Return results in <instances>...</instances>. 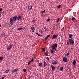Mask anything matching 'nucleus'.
<instances>
[{
	"label": "nucleus",
	"mask_w": 79,
	"mask_h": 79,
	"mask_svg": "<svg viewBox=\"0 0 79 79\" xmlns=\"http://www.w3.org/2000/svg\"><path fill=\"white\" fill-rule=\"evenodd\" d=\"M75 19V18L74 17H72V20L73 21H74Z\"/></svg>",
	"instance_id": "nucleus-30"
},
{
	"label": "nucleus",
	"mask_w": 79,
	"mask_h": 79,
	"mask_svg": "<svg viewBox=\"0 0 79 79\" xmlns=\"http://www.w3.org/2000/svg\"><path fill=\"white\" fill-rule=\"evenodd\" d=\"M32 22H33V23H35V20H32Z\"/></svg>",
	"instance_id": "nucleus-42"
},
{
	"label": "nucleus",
	"mask_w": 79,
	"mask_h": 79,
	"mask_svg": "<svg viewBox=\"0 0 79 79\" xmlns=\"http://www.w3.org/2000/svg\"><path fill=\"white\" fill-rule=\"evenodd\" d=\"M42 35H40L39 36V37H42Z\"/></svg>",
	"instance_id": "nucleus-39"
},
{
	"label": "nucleus",
	"mask_w": 79,
	"mask_h": 79,
	"mask_svg": "<svg viewBox=\"0 0 79 79\" xmlns=\"http://www.w3.org/2000/svg\"><path fill=\"white\" fill-rule=\"evenodd\" d=\"M58 34L54 35L53 36L52 40H53V39H56V38H57L58 37Z\"/></svg>",
	"instance_id": "nucleus-4"
},
{
	"label": "nucleus",
	"mask_w": 79,
	"mask_h": 79,
	"mask_svg": "<svg viewBox=\"0 0 79 79\" xmlns=\"http://www.w3.org/2000/svg\"><path fill=\"white\" fill-rule=\"evenodd\" d=\"M47 60H48H48H49V58H48V57H47Z\"/></svg>",
	"instance_id": "nucleus-41"
},
{
	"label": "nucleus",
	"mask_w": 79,
	"mask_h": 79,
	"mask_svg": "<svg viewBox=\"0 0 79 79\" xmlns=\"http://www.w3.org/2000/svg\"><path fill=\"white\" fill-rule=\"evenodd\" d=\"M5 78V77H2V79H4Z\"/></svg>",
	"instance_id": "nucleus-44"
},
{
	"label": "nucleus",
	"mask_w": 79,
	"mask_h": 79,
	"mask_svg": "<svg viewBox=\"0 0 79 79\" xmlns=\"http://www.w3.org/2000/svg\"><path fill=\"white\" fill-rule=\"evenodd\" d=\"M43 63H44V66H47V64H46V62L45 61H44Z\"/></svg>",
	"instance_id": "nucleus-14"
},
{
	"label": "nucleus",
	"mask_w": 79,
	"mask_h": 79,
	"mask_svg": "<svg viewBox=\"0 0 79 79\" xmlns=\"http://www.w3.org/2000/svg\"><path fill=\"white\" fill-rule=\"evenodd\" d=\"M2 11V8H0V12Z\"/></svg>",
	"instance_id": "nucleus-37"
},
{
	"label": "nucleus",
	"mask_w": 79,
	"mask_h": 79,
	"mask_svg": "<svg viewBox=\"0 0 79 79\" xmlns=\"http://www.w3.org/2000/svg\"><path fill=\"white\" fill-rule=\"evenodd\" d=\"M12 47V45L10 44V46H9L8 48H7V50H10L11 48V47Z\"/></svg>",
	"instance_id": "nucleus-7"
},
{
	"label": "nucleus",
	"mask_w": 79,
	"mask_h": 79,
	"mask_svg": "<svg viewBox=\"0 0 79 79\" xmlns=\"http://www.w3.org/2000/svg\"><path fill=\"white\" fill-rule=\"evenodd\" d=\"M53 64H56V61H55L54 62H53Z\"/></svg>",
	"instance_id": "nucleus-36"
},
{
	"label": "nucleus",
	"mask_w": 79,
	"mask_h": 79,
	"mask_svg": "<svg viewBox=\"0 0 79 79\" xmlns=\"http://www.w3.org/2000/svg\"><path fill=\"white\" fill-rule=\"evenodd\" d=\"M67 45H69V42H67Z\"/></svg>",
	"instance_id": "nucleus-40"
},
{
	"label": "nucleus",
	"mask_w": 79,
	"mask_h": 79,
	"mask_svg": "<svg viewBox=\"0 0 79 79\" xmlns=\"http://www.w3.org/2000/svg\"><path fill=\"white\" fill-rule=\"evenodd\" d=\"M18 20H19V19H21V16L20 15L18 16Z\"/></svg>",
	"instance_id": "nucleus-17"
},
{
	"label": "nucleus",
	"mask_w": 79,
	"mask_h": 79,
	"mask_svg": "<svg viewBox=\"0 0 79 79\" xmlns=\"http://www.w3.org/2000/svg\"><path fill=\"white\" fill-rule=\"evenodd\" d=\"M13 18H11L10 19V23L11 25H12L13 24Z\"/></svg>",
	"instance_id": "nucleus-6"
},
{
	"label": "nucleus",
	"mask_w": 79,
	"mask_h": 79,
	"mask_svg": "<svg viewBox=\"0 0 79 79\" xmlns=\"http://www.w3.org/2000/svg\"><path fill=\"white\" fill-rule=\"evenodd\" d=\"M42 51L43 52H45V48H42Z\"/></svg>",
	"instance_id": "nucleus-23"
},
{
	"label": "nucleus",
	"mask_w": 79,
	"mask_h": 79,
	"mask_svg": "<svg viewBox=\"0 0 79 79\" xmlns=\"http://www.w3.org/2000/svg\"><path fill=\"white\" fill-rule=\"evenodd\" d=\"M18 71V69H15L14 70L12 71V73H16Z\"/></svg>",
	"instance_id": "nucleus-10"
},
{
	"label": "nucleus",
	"mask_w": 79,
	"mask_h": 79,
	"mask_svg": "<svg viewBox=\"0 0 79 79\" xmlns=\"http://www.w3.org/2000/svg\"><path fill=\"white\" fill-rule=\"evenodd\" d=\"M51 53H53V52H54V51H53V50H51Z\"/></svg>",
	"instance_id": "nucleus-28"
},
{
	"label": "nucleus",
	"mask_w": 79,
	"mask_h": 79,
	"mask_svg": "<svg viewBox=\"0 0 79 79\" xmlns=\"http://www.w3.org/2000/svg\"><path fill=\"white\" fill-rule=\"evenodd\" d=\"M9 72V70L7 69L5 71V73H8Z\"/></svg>",
	"instance_id": "nucleus-20"
},
{
	"label": "nucleus",
	"mask_w": 79,
	"mask_h": 79,
	"mask_svg": "<svg viewBox=\"0 0 79 79\" xmlns=\"http://www.w3.org/2000/svg\"><path fill=\"white\" fill-rule=\"evenodd\" d=\"M44 13H45V10H44V11H41V13H42V14H44Z\"/></svg>",
	"instance_id": "nucleus-21"
},
{
	"label": "nucleus",
	"mask_w": 79,
	"mask_h": 79,
	"mask_svg": "<svg viewBox=\"0 0 79 79\" xmlns=\"http://www.w3.org/2000/svg\"><path fill=\"white\" fill-rule=\"evenodd\" d=\"M32 8V6H29L28 7V9H29V10H31Z\"/></svg>",
	"instance_id": "nucleus-15"
},
{
	"label": "nucleus",
	"mask_w": 79,
	"mask_h": 79,
	"mask_svg": "<svg viewBox=\"0 0 79 79\" xmlns=\"http://www.w3.org/2000/svg\"><path fill=\"white\" fill-rule=\"evenodd\" d=\"M76 60H74L73 61V66H75V65H76Z\"/></svg>",
	"instance_id": "nucleus-12"
},
{
	"label": "nucleus",
	"mask_w": 79,
	"mask_h": 79,
	"mask_svg": "<svg viewBox=\"0 0 79 79\" xmlns=\"http://www.w3.org/2000/svg\"><path fill=\"white\" fill-rule=\"evenodd\" d=\"M54 29H55V27H54Z\"/></svg>",
	"instance_id": "nucleus-48"
},
{
	"label": "nucleus",
	"mask_w": 79,
	"mask_h": 79,
	"mask_svg": "<svg viewBox=\"0 0 79 79\" xmlns=\"http://www.w3.org/2000/svg\"><path fill=\"white\" fill-rule=\"evenodd\" d=\"M39 66H40V67H41V66H42V63H41V62H40L39 63Z\"/></svg>",
	"instance_id": "nucleus-16"
},
{
	"label": "nucleus",
	"mask_w": 79,
	"mask_h": 79,
	"mask_svg": "<svg viewBox=\"0 0 79 79\" xmlns=\"http://www.w3.org/2000/svg\"><path fill=\"white\" fill-rule=\"evenodd\" d=\"M31 30H32V32H34V30H35V28L34 27H31Z\"/></svg>",
	"instance_id": "nucleus-8"
},
{
	"label": "nucleus",
	"mask_w": 79,
	"mask_h": 79,
	"mask_svg": "<svg viewBox=\"0 0 79 79\" xmlns=\"http://www.w3.org/2000/svg\"><path fill=\"white\" fill-rule=\"evenodd\" d=\"M47 39H48V38L46 37H45L44 39V40L45 41H46V40H47Z\"/></svg>",
	"instance_id": "nucleus-29"
},
{
	"label": "nucleus",
	"mask_w": 79,
	"mask_h": 79,
	"mask_svg": "<svg viewBox=\"0 0 79 79\" xmlns=\"http://www.w3.org/2000/svg\"><path fill=\"white\" fill-rule=\"evenodd\" d=\"M56 47H58V44L55 43V44H53L52 45V50H55Z\"/></svg>",
	"instance_id": "nucleus-1"
},
{
	"label": "nucleus",
	"mask_w": 79,
	"mask_h": 79,
	"mask_svg": "<svg viewBox=\"0 0 79 79\" xmlns=\"http://www.w3.org/2000/svg\"><path fill=\"white\" fill-rule=\"evenodd\" d=\"M72 37H73V35L71 34H70L69 35V38H72Z\"/></svg>",
	"instance_id": "nucleus-11"
},
{
	"label": "nucleus",
	"mask_w": 79,
	"mask_h": 79,
	"mask_svg": "<svg viewBox=\"0 0 79 79\" xmlns=\"http://www.w3.org/2000/svg\"><path fill=\"white\" fill-rule=\"evenodd\" d=\"M2 35L3 37H5V33H3Z\"/></svg>",
	"instance_id": "nucleus-33"
},
{
	"label": "nucleus",
	"mask_w": 79,
	"mask_h": 79,
	"mask_svg": "<svg viewBox=\"0 0 79 79\" xmlns=\"http://www.w3.org/2000/svg\"><path fill=\"white\" fill-rule=\"evenodd\" d=\"M31 61H30L29 62H28V66H29V65L31 64Z\"/></svg>",
	"instance_id": "nucleus-25"
},
{
	"label": "nucleus",
	"mask_w": 79,
	"mask_h": 79,
	"mask_svg": "<svg viewBox=\"0 0 79 79\" xmlns=\"http://www.w3.org/2000/svg\"><path fill=\"white\" fill-rule=\"evenodd\" d=\"M0 27H1V25L0 24Z\"/></svg>",
	"instance_id": "nucleus-50"
},
{
	"label": "nucleus",
	"mask_w": 79,
	"mask_h": 79,
	"mask_svg": "<svg viewBox=\"0 0 79 79\" xmlns=\"http://www.w3.org/2000/svg\"><path fill=\"white\" fill-rule=\"evenodd\" d=\"M36 34L38 36H39L40 35V34H38V33H36Z\"/></svg>",
	"instance_id": "nucleus-35"
},
{
	"label": "nucleus",
	"mask_w": 79,
	"mask_h": 79,
	"mask_svg": "<svg viewBox=\"0 0 79 79\" xmlns=\"http://www.w3.org/2000/svg\"><path fill=\"white\" fill-rule=\"evenodd\" d=\"M13 18L14 19V21H16L18 19V16L16 15H15L14 17H13Z\"/></svg>",
	"instance_id": "nucleus-3"
},
{
	"label": "nucleus",
	"mask_w": 79,
	"mask_h": 79,
	"mask_svg": "<svg viewBox=\"0 0 79 79\" xmlns=\"http://www.w3.org/2000/svg\"><path fill=\"white\" fill-rule=\"evenodd\" d=\"M3 59V57H0V60L1 61V60H2Z\"/></svg>",
	"instance_id": "nucleus-32"
},
{
	"label": "nucleus",
	"mask_w": 79,
	"mask_h": 79,
	"mask_svg": "<svg viewBox=\"0 0 79 79\" xmlns=\"http://www.w3.org/2000/svg\"><path fill=\"white\" fill-rule=\"evenodd\" d=\"M60 70L61 71H63V67H60Z\"/></svg>",
	"instance_id": "nucleus-24"
},
{
	"label": "nucleus",
	"mask_w": 79,
	"mask_h": 79,
	"mask_svg": "<svg viewBox=\"0 0 79 79\" xmlns=\"http://www.w3.org/2000/svg\"><path fill=\"white\" fill-rule=\"evenodd\" d=\"M63 61L64 63L68 62V59H67L66 57H64L63 58Z\"/></svg>",
	"instance_id": "nucleus-5"
},
{
	"label": "nucleus",
	"mask_w": 79,
	"mask_h": 79,
	"mask_svg": "<svg viewBox=\"0 0 79 79\" xmlns=\"http://www.w3.org/2000/svg\"><path fill=\"white\" fill-rule=\"evenodd\" d=\"M59 20H60V18H58L57 19L56 22L58 23V22H59Z\"/></svg>",
	"instance_id": "nucleus-22"
},
{
	"label": "nucleus",
	"mask_w": 79,
	"mask_h": 79,
	"mask_svg": "<svg viewBox=\"0 0 79 79\" xmlns=\"http://www.w3.org/2000/svg\"><path fill=\"white\" fill-rule=\"evenodd\" d=\"M47 21H50V19H47Z\"/></svg>",
	"instance_id": "nucleus-38"
},
{
	"label": "nucleus",
	"mask_w": 79,
	"mask_h": 79,
	"mask_svg": "<svg viewBox=\"0 0 79 79\" xmlns=\"http://www.w3.org/2000/svg\"><path fill=\"white\" fill-rule=\"evenodd\" d=\"M49 73V74H50V73Z\"/></svg>",
	"instance_id": "nucleus-51"
},
{
	"label": "nucleus",
	"mask_w": 79,
	"mask_h": 79,
	"mask_svg": "<svg viewBox=\"0 0 79 79\" xmlns=\"http://www.w3.org/2000/svg\"><path fill=\"white\" fill-rule=\"evenodd\" d=\"M50 36V35H48L47 36V38H48V37H49Z\"/></svg>",
	"instance_id": "nucleus-31"
},
{
	"label": "nucleus",
	"mask_w": 79,
	"mask_h": 79,
	"mask_svg": "<svg viewBox=\"0 0 79 79\" xmlns=\"http://www.w3.org/2000/svg\"><path fill=\"white\" fill-rule=\"evenodd\" d=\"M44 55H46V56H48V51H47L45 53Z\"/></svg>",
	"instance_id": "nucleus-13"
},
{
	"label": "nucleus",
	"mask_w": 79,
	"mask_h": 79,
	"mask_svg": "<svg viewBox=\"0 0 79 79\" xmlns=\"http://www.w3.org/2000/svg\"><path fill=\"white\" fill-rule=\"evenodd\" d=\"M17 29L18 30H22V29H23V28L22 27L18 28Z\"/></svg>",
	"instance_id": "nucleus-18"
},
{
	"label": "nucleus",
	"mask_w": 79,
	"mask_h": 79,
	"mask_svg": "<svg viewBox=\"0 0 79 79\" xmlns=\"http://www.w3.org/2000/svg\"><path fill=\"white\" fill-rule=\"evenodd\" d=\"M69 41L71 45H73V44H74V40H73L72 39H69Z\"/></svg>",
	"instance_id": "nucleus-2"
},
{
	"label": "nucleus",
	"mask_w": 79,
	"mask_h": 79,
	"mask_svg": "<svg viewBox=\"0 0 79 79\" xmlns=\"http://www.w3.org/2000/svg\"><path fill=\"white\" fill-rule=\"evenodd\" d=\"M23 71L24 72H26V69H23Z\"/></svg>",
	"instance_id": "nucleus-34"
},
{
	"label": "nucleus",
	"mask_w": 79,
	"mask_h": 79,
	"mask_svg": "<svg viewBox=\"0 0 79 79\" xmlns=\"http://www.w3.org/2000/svg\"><path fill=\"white\" fill-rule=\"evenodd\" d=\"M46 27H44V29H46Z\"/></svg>",
	"instance_id": "nucleus-46"
},
{
	"label": "nucleus",
	"mask_w": 79,
	"mask_h": 79,
	"mask_svg": "<svg viewBox=\"0 0 79 79\" xmlns=\"http://www.w3.org/2000/svg\"><path fill=\"white\" fill-rule=\"evenodd\" d=\"M2 14V13L0 12V18L1 17V14Z\"/></svg>",
	"instance_id": "nucleus-45"
},
{
	"label": "nucleus",
	"mask_w": 79,
	"mask_h": 79,
	"mask_svg": "<svg viewBox=\"0 0 79 79\" xmlns=\"http://www.w3.org/2000/svg\"><path fill=\"white\" fill-rule=\"evenodd\" d=\"M69 55V53L68 52L67 54H65V55L66 56H68Z\"/></svg>",
	"instance_id": "nucleus-19"
},
{
	"label": "nucleus",
	"mask_w": 79,
	"mask_h": 79,
	"mask_svg": "<svg viewBox=\"0 0 79 79\" xmlns=\"http://www.w3.org/2000/svg\"><path fill=\"white\" fill-rule=\"evenodd\" d=\"M61 5H59L58 6H57V8H61Z\"/></svg>",
	"instance_id": "nucleus-26"
},
{
	"label": "nucleus",
	"mask_w": 79,
	"mask_h": 79,
	"mask_svg": "<svg viewBox=\"0 0 79 79\" xmlns=\"http://www.w3.org/2000/svg\"><path fill=\"white\" fill-rule=\"evenodd\" d=\"M51 67L52 70H55V67L53 65H51Z\"/></svg>",
	"instance_id": "nucleus-9"
},
{
	"label": "nucleus",
	"mask_w": 79,
	"mask_h": 79,
	"mask_svg": "<svg viewBox=\"0 0 79 79\" xmlns=\"http://www.w3.org/2000/svg\"><path fill=\"white\" fill-rule=\"evenodd\" d=\"M31 62H33V58H32L31 59Z\"/></svg>",
	"instance_id": "nucleus-43"
},
{
	"label": "nucleus",
	"mask_w": 79,
	"mask_h": 79,
	"mask_svg": "<svg viewBox=\"0 0 79 79\" xmlns=\"http://www.w3.org/2000/svg\"><path fill=\"white\" fill-rule=\"evenodd\" d=\"M45 31H47V29H45Z\"/></svg>",
	"instance_id": "nucleus-49"
},
{
	"label": "nucleus",
	"mask_w": 79,
	"mask_h": 79,
	"mask_svg": "<svg viewBox=\"0 0 79 79\" xmlns=\"http://www.w3.org/2000/svg\"><path fill=\"white\" fill-rule=\"evenodd\" d=\"M30 79V77H29L28 79Z\"/></svg>",
	"instance_id": "nucleus-47"
},
{
	"label": "nucleus",
	"mask_w": 79,
	"mask_h": 79,
	"mask_svg": "<svg viewBox=\"0 0 79 79\" xmlns=\"http://www.w3.org/2000/svg\"><path fill=\"white\" fill-rule=\"evenodd\" d=\"M39 32H40V33H43V31H42V30H40L39 31Z\"/></svg>",
	"instance_id": "nucleus-27"
},
{
	"label": "nucleus",
	"mask_w": 79,
	"mask_h": 79,
	"mask_svg": "<svg viewBox=\"0 0 79 79\" xmlns=\"http://www.w3.org/2000/svg\"><path fill=\"white\" fill-rule=\"evenodd\" d=\"M11 0V1H12L13 0Z\"/></svg>",
	"instance_id": "nucleus-52"
}]
</instances>
